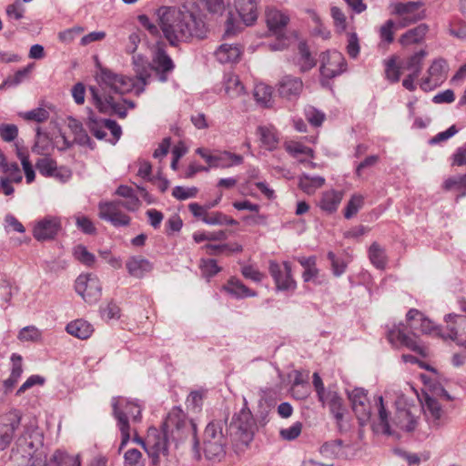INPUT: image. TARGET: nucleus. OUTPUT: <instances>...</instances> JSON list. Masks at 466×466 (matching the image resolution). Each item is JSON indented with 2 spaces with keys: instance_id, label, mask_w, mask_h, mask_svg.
Returning a JSON list of instances; mask_svg holds the SVG:
<instances>
[{
  "instance_id": "nucleus-27",
  "label": "nucleus",
  "mask_w": 466,
  "mask_h": 466,
  "mask_svg": "<svg viewBox=\"0 0 466 466\" xmlns=\"http://www.w3.org/2000/svg\"><path fill=\"white\" fill-rule=\"evenodd\" d=\"M322 406H327L332 416L339 415L341 411H347L344 400L336 390L329 388L327 393L323 395V398L318 399Z\"/></svg>"
},
{
  "instance_id": "nucleus-19",
  "label": "nucleus",
  "mask_w": 466,
  "mask_h": 466,
  "mask_svg": "<svg viewBox=\"0 0 466 466\" xmlns=\"http://www.w3.org/2000/svg\"><path fill=\"white\" fill-rule=\"evenodd\" d=\"M447 71L446 60L443 58L435 59L427 71L428 76L420 83L421 89L427 91L439 86L446 79Z\"/></svg>"
},
{
  "instance_id": "nucleus-41",
  "label": "nucleus",
  "mask_w": 466,
  "mask_h": 466,
  "mask_svg": "<svg viewBox=\"0 0 466 466\" xmlns=\"http://www.w3.org/2000/svg\"><path fill=\"white\" fill-rule=\"evenodd\" d=\"M224 87L227 95L231 97H238L244 94L245 88L237 75L228 73L224 76Z\"/></svg>"
},
{
  "instance_id": "nucleus-22",
  "label": "nucleus",
  "mask_w": 466,
  "mask_h": 466,
  "mask_svg": "<svg viewBox=\"0 0 466 466\" xmlns=\"http://www.w3.org/2000/svg\"><path fill=\"white\" fill-rule=\"evenodd\" d=\"M279 95L288 100L297 99L302 89L303 82L299 77L293 76H284L278 84Z\"/></svg>"
},
{
  "instance_id": "nucleus-61",
  "label": "nucleus",
  "mask_w": 466,
  "mask_h": 466,
  "mask_svg": "<svg viewBox=\"0 0 466 466\" xmlns=\"http://www.w3.org/2000/svg\"><path fill=\"white\" fill-rule=\"evenodd\" d=\"M302 431V423L297 421L293 423L290 427L286 429H281L279 431V435L283 440L286 441H293L297 439Z\"/></svg>"
},
{
  "instance_id": "nucleus-2",
  "label": "nucleus",
  "mask_w": 466,
  "mask_h": 466,
  "mask_svg": "<svg viewBox=\"0 0 466 466\" xmlns=\"http://www.w3.org/2000/svg\"><path fill=\"white\" fill-rule=\"evenodd\" d=\"M99 88H89L96 108L104 114L116 115L120 118L127 116V108L115 99L112 94L124 95L136 86L135 79L116 74L108 68H100L97 75Z\"/></svg>"
},
{
  "instance_id": "nucleus-4",
  "label": "nucleus",
  "mask_w": 466,
  "mask_h": 466,
  "mask_svg": "<svg viewBox=\"0 0 466 466\" xmlns=\"http://www.w3.org/2000/svg\"><path fill=\"white\" fill-rule=\"evenodd\" d=\"M113 416L121 433L119 451L127 444L131 435V423L141 421L142 408L137 402L128 400L122 397L112 399Z\"/></svg>"
},
{
  "instance_id": "nucleus-32",
  "label": "nucleus",
  "mask_w": 466,
  "mask_h": 466,
  "mask_svg": "<svg viewBox=\"0 0 466 466\" xmlns=\"http://www.w3.org/2000/svg\"><path fill=\"white\" fill-rule=\"evenodd\" d=\"M223 289L238 299L257 296L256 291L248 289L236 278L229 279L227 284L223 286Z\"/></svg>"
},
{
  "instance_id": "nucleus-24",
  "label": "nucleus",
  "mask_w": 466,
  "mask_h": 466,
  "mask_svg": "<svg viewBox=\"0 0 466 466\" xmlns=\"http://www.w3.org/2000/svg\"><path fill=\"white\" fill-rule=\"evenodd\" d=\"M132 63L137 78L143 86L141 88L137 89V93L139 94L144 91V86L148 84V80L151 77V72L153 71L152 62L149 63L147 57L142 55H134Z\"/></svg>"
},
{
  "instance_id": "nucleus-59",
  "label": "nucleus",
  "mask_w": 466,
  "mask_h": 466,
  "mask_svg": "<svg viewBox=\"0 0 466 466\" xmlns=\"http://www.w3.org/2000/svg\"><path fill=\"white\" fill-rule=\"evenodd\" d=\"M305 116L315 127L321 126L325 119V114L313 106H307L305 108Z\"/></svg>"
},
{
  "instance_id": "nucleus-54",
  "label": "nucleus",
  "mask_w": 466,
  "mask_h": 466,
  "mask_svg": "<svg viewBox=\"0 0 466 466\" xmlns=\"http://www.w3.org/2000/svg\"><path fill=\"white\" fill-rule=\"evenodd\" d=\"M125 466H145L142 453L137 449H129L124 454Z\"/></svg>"
},
{
  "instance_id": "nucleus-50",
  "label": "nucleus",
  "mask_w": 466,
  "mask_h": 466,
  "mask_svg": "<svg viewBox=\"0 0 466 466\" xmlns=\"http://www.w3.org/2000/svg\"><path fill=\"white\" fill-rule=\"evenodd\" d=\"M56 162L48 157H41L35 163L36 169L44 177H52L54 172H56Z\"/></svg>"
},
{
  "instance_id": "nucleus-58",
  "label": "nucleus",
  "mask_w": 466,
  "mask_h": 466,
  "mask_svg": "<svg viewBox=\"0 0 466 466\" xmlns=\"http://www.w3.org/2000/svg\"><path fill=\"white\" fill-rule=\"evenodd\" d=\"M198 192V189L196 187H184L181 186H176L172 190V196L178 200H186L195 198Z\"/></svg>"
},
{
  "instance_id": "nucleus-42",
  "label": "nucleus",
  "mask_w": 466,
  "mask_h": 466,
  "mask_svg": "<svg viewBox=\"0 0 466 466\" xmlns=\"http://www.w3.org/2000/svg\"><path fill=\"white\" fill-rule=\"evenodd\" d=\"M369 258L373 266L384 269L387 265L385 249L377 242H373L369 248Z\"/></svg>"
},
{
  "instance_id": "nucleus-20",
  "label": "nucleus",
  "mask_w": 466,
  "mask_h": 466,
  "mask_svg": "<svg viewBox=\"0 0 466 466\" xmlns=\"http://www.w3.org/2000/svg\"><path fill=\"white\" fill-rule=\"evenodd\" d=\"M388 339L393 347H405L414 352L423 353V349L419 345L416 337L408 335L403 324H399L389 330Z\"/></svg>"
},
{
  "instance_id": "nucleus-49",
  "label": "nucleus",
  "mask_w": 466,
  "mask_h": 466,
  "mask_svg": "<svg viewBox=\"0 0 466 466\" xmlns=\"http://www.w3.org/2000/svg\"><path fill=\"white\" fill-rule=\"evenodd\" d=\"M364 204V198L361 195L354 194L344 210V217L347 219L351 218L355 216L359 210L362 208Z\"/></svg>"
},
{
  "instance_id": "nucleus-51",
  "label": "nucleus",
  "mask_w": 466,
  "mask_h": 466,
  "mask_svg": "<svg viewBox=\"0 0 466 466\" xmlns=\"http://www.w3.org/2000/svg\"><path fill=\"white\" fill-rule=\"evenodd\" d=\"M448 32L451 35L459 38H466V23L460 18H453L449 22Z\"/></svg>"
},
{
  "instance_id": "nucleus-8",
  "label": "nucleus",
  "mask_w": 466,
  "mask_h": 466,
  "mask_svg": "<svg viewBox=\"0 0 466 466\" xmlns=\"http://www.w3.org/2000/svg\"><path fill=\"white\" fill-rule=\"evenodd\" d=\"M156 15L163 35L170 46H177L178 43L186 41L185 36H181L179 33L183 29L180 23L184 17L183 5L179 8L161 6L156 10Z\"/></svg>"
},
{
  "instance_id": "nucleus-15",
  "label": "nucleus",
  "mask_w": 466,
  "mask_h": 466,
  "mask_svg": "<svg viewBox=\"0 0 466 466\" xmlns=\"http://www.w3.org/2000/svg\"><path fill=\"white\" fill-rule=\"evenodd\" d=\"M268 271L273 278L278 290H294L297 283L292 278L291 265L289 262H283V266L275 260H270Z\"/></svg>"
},
{
  "instance_id": "nucleus-12",
  "label": "nucleus",
  "mask_w": 466,
  "mask_h": 466,
  "mask_svg": "<svg viewBox=\"0 0 466 466\" xmlns=\"http://www.w3.org/2000/svg\"><path fill=\"white\" fill-rule=\"evenodd\" d=\"M152 68L161 83L167 82L169 75L175 69V64L167 55L166 44L163 41H157L153 48Z\"/></svg>"
},
{
  "instance_id": "nucleus-62",
  "label": "nucleus",
  "mask_w": 466,
  "mask_h": 466,
  "mask_svg": "<svg viewBox=\"0 0 466 466\" xmlns=\"http://www.w3.org/2000/svg\"><path fill=\"white\" fill-rule=\"evenodd\" d=\"M200 268L203 276L208 279L215 276L220 271V268L218 266L217 261L211 258L202 259L200 262Z\"/></svg>"
},
{
  "instance_id": "nucleus-56",
  "label": "nucleus",
  "mask_w": 466,
  "mask_h": 466,
  "mask_svg": "<svg viewBox=\"0 0 466 466\" xmlns=\"http://www.w3.org/2000/svg\"><path fill=\"white\" fill-rule=\"evenodd\" d=\"M394 28H398L397 22L395 23L391 19L386 21L380 28V39L387 44L392 43L394 39Z\"/></svg>"
},
{
  "instance_id": "nucleus-33",
  "label": "nucleus",
  "mask_w": 466,
  "mask_h": 466,
  "mask_svg": "<svg viewBox=\"0 0 466 466\" xmlns=\"http://www.w3.org/2000/svg\"><path fill=\"white\" fill-rule=\"evenodd\" d=\"M420 409L425 410V414L428 417L429 422L433 427L437 428L440 426L439 420L441 419L443 411L441 404L435 398L427 395L425 402Z\"/></svg>"
},
{
  "instance_id": "nucleus-13",
  "label": "nucleus",
  "mask_w": 466,
  "mask_h": 466,
  "mask_svg": "<svg viewBox=\"0 0 466 466\" xmlns=\"http://www.w3.org/2000/svg\"><path fill=\"white\" fill-rule=\"evenodd\" d=\"M351 409L355 413L360 427H364L370 420L371 410L368 400V392L363 388H354L347 391Z\"/></svg>"
},
{
  "instance_id": "nucleus-39",
  "label": "nucleus",
  "mask_w": 466,
  "mask_h": 466,
  "mask_svg": "<svg viewBox=\"0 0 466 466\" xmlns=\"http://www.w3.org/2000/svg\"><path fill=\"white\" fill-rule=\"evenodd\" d=\"M429 26L426 24H420L416 27L408 30L400 37V43L402 46H410L420 43L425 37Z\"/></svg>"
},
{
  "instance_id": "nucleus-53",
  "label": "nucleus",
  "mask_w": 466,
  "mask_h": 466,
  "mask_svg": "<svg viewBox=\"0 0 466 466\" xmlns=\"http://www.w3.org/2000/svg\"><path fill=\"white\" fill-rule=\"evenodd\" d=\"M74 255L76 258L82 264L91 267L96 261L94 254L90 253L85 246L78 245L74 249Z\"/></svg>"
},
{
  "instance_id": "nucleus-60",
  "label": "nucleus",
  "mask_w": 466,
  "mask_h": 466,
  "mask_svg": "<svg viewBox=\"0 0 466 466\" xmlns=\"http://www.w3.org/2000/svg\"><path fill=\"white\" fill-rule=\"evenodd\" d=\"M40 338L41 332L35 326L25 327L18 334V339L22 341H36L40 339Z\"/></svg>"
},
{
  "instance_id": "nucleus-9",
  "label": "nucleus",
  "mask_w": 466,
  "mask_h": 466,
  "mask_svg": "<svg viewBox=\"0 0 466 466\" xmlns=\"http://www.w3.org/2000/svg\"><path fill=\"white\" fill-rule=\"evenodd\" d=\"M184 17L182 18L183 29L179 30L180 35L185 36L186 41L196 37L203 39L207 36V26L199 15V11L195 3L183 5Z\"/></svg>"
},
{
  "instance_id": "nucleus-47",
  "label": "nucleus",
  "mask_w": 466,
  "mask_h": 466,
  "mask_svg": "<svg viewBox=\"0 0 466 466\" xmlns=\"http://www.w3.org/2000/svg\"><path fill=\"white\" fill-rule=\"evenodd\" d=\"M25 7L22 5V1L15 0L14 3L7 5L5 7V15L9 22L19 21L25 17Z\"/></svg>"
},
{
  "instance_id": "nucleus-23",
  "label": "nucleus",
  "mask_w": 466,
  "mask_h": 466,
  "mask_svg": "<svg viewBox=\"0 0 466 466\" xmlns=\"http://www.w3.org/2000/svg\"><path fill=\"white\" fill-rule=\"evenodd\" d=\"M259 0H235L238 14L246 25H252L258 19Z\"/></svg>"
},
{
  "instance_id": "nucleus-28",
  "label": "nucleus",
  "mask_w": 466,
  "mask_h": 466,
  "mask_svg": "<svg viewBox=\"0 0 466 466\" xmlns=\"http://www.w3.org/2000/svg\"><path fill=\"white\" fill-rule=\"evenodd\" d=\"M116 194L126 198V200L116 201L117 206L123 207L129 211H136L139 208L141 202L132 187L120 185L116 190Z\"/></svg>"
},
{
  "instance_id": "nucleus-6",
  "label": "nucleus",
  "mask_w": 466,
  "mask_h": 466,
  "mask_svg": "<svg viewBox=\"0 0 466 466\" xmlns=\"http://www.w3.org/2000/svg\"><path fill=\"white\" fill-rule=\"evenodd\" d=\"M226 420H213L206 427L203 450L208 460H221L226 454L229 435L224 428Z\"/></svg>"
},
{
  "instance_id": "nucleus-45",
  "label": "nucleus",
  "mask_w": 466,
  "mask_h": 466,
  "mask_svg": "<svg viewBox=\"0 0 466 466\" xmlns=\"http://www.w3.org/2000/svg\"><path fill=\"white\" fill-rule=\"evenodd\" d=\"M254 97L256 101L264 107L272 106V89L266 84L260 83L254 87Z\"/></svg>"
},
{
  "instance_id": "nucleus-52",
  "label": "nucleus",
  "mask_w": 466,
  "mask_h": 466,
  "mask_svg": "<svg viewBox=\"0 0 466 466\" xmlns=\"http://www.w3.org/2000/svg\"><path fill=\"white\" fill-rule=\"evenodd\" d=\"M17 157L21 161V164H22V167H23V169L25 172L26 183L27 184L32 183L35 180V173L33 166L29 160L28 155L25 154V152H22L21 150H18Z\"/></svg>"
},
{
  "instance_id": "nucleus-36",
  "label": "nucleus",
  "mask_w": 466,
  "mask_h": 466,
  "mask_svg": "<svg viewBox=\"0 0 466 466\" xmlns=\"http://www.w3.org/2000/svg\"><path fill=\"white\" fill-rule=\"evenodd\" d=\"M66 330L76 338L86 339L93 333V327L86 320L80 319L68 323L66 327Z\"/></svg>"
},
{
  "instance_id": "nucleus-38",
  "label": "nucleus",
  "mask_w": 466,
  "mask_h": 466,
  "mask_svg": "<svg viewBox=\"0 0 466 466\" xmlns=\"http://www.w3.org/2000/svg\"><path fill=\"white\" fill-rule=\"evenodd\" d=\"M324 184L325 178L320 176H309L304 173L299 177V187L308 195L314 194Z\"/></svg>"
},
{
  "instance_id": "nucleus-11",
  "label": "nucleus",
  "mask_w": 466,
  "mask_h": 466,
  "mask_svg": "<svg viewBox=\"0 0 466 466\" xmlns=\"http://www.w3.org/2000/svg\"><path fill=\"white\" fill-rule=\"evenodd\" d=\"M22 418L23 413L17 409H11L0 416V451L6 450L15 440Z\"/></svg>"
},
{
  "instance_id": "nucleus-40",
  "label": "nucleus",
  "mask_w": 466,
  "mask_h": 466,
  "mask_svg": "<svg viewBox=\"0 0 466 466\" xmlns=\"http://www.w3.org/2000/svg\"><path fill=\"white\" fill-rule=\"evenodd\" d=\"M243 157L228 151L215 155L212 167L228 168L242 164Z\"/></svg>"
},
{
  "instance_id": "nucleus-5",
  "label": "nucleus",
  "mask_w": 466,
  "mask_h": 466,
  "mask_svg": "<svg viewBox=\"0 0 466 466\" xmlns=\"http://www.w3.org/2000/svg\"><path fill=\"white\" fill-rule=\"evenodd\" d=\"M44 444V433L39 429L36 421L31 420L23 425V430L15 440L11 450L12 457L30 461L33 456Z\"/></svg>"
},
{
  "instance_id": "nucleus-44",
  "label": "nucleus",
  "mask_w": 466,
  "mask_h": 466,
  "mask_svg": "<svg viewBox=\"0 0 466 466\" xmlns=\"http://www.w3.org/2000/svg\"><path fill=\"white\" fill-rule=\"evenodd\" d=\"M0 172L5 174L2 177L13 183H20L23 179L18 164L15 162H7L6 158L0 166Z\"/></svg>"
},
{
  "instance_id": "nucleus-55",
  "label": "nucleus",
  "mask_w": 466,
  "mask_h": 466,
  "mask_svg": "<svg viewBox=\"0 0 466 466\" xmlns=\"http://www.w3.org/2000/svg\"><path fill=\"white\" fill-rule=\"evenodd\" d=\"M330 15L333 19L336 30L339 33L344 32L347 28V18L342 10L337 6H332L330 8Z\"/></svg>"
},
{
  "instance_id": "nucleus-29",
  "label": "nucleus",
  "mask_w": 466,
  "mask_h": 466,
  "mask_svg": "<svg viewBox=\"0 0 466 466\" xmlns=\"http://www.w3.org/2000/svg\"><path fill=\"white\" fill-rule=\"evenodd\" d=\"M294 64L299 66L300 72H307L316 66L317 61L305 42H299Z\"/></svg>"
},
{
  "instance_id": "nucleus-10",
  "label": "nucleus",
  "mask_w": 466,
  "mask_h": 466,
  "mask_svg": "<svg viewBox=\"0 0 466 466\" xmlns=\"http://www.w3.org/2000/svg\"><path fill=\"white\" fill-rule=\"evenodd\" d=\"M424 3L421 1H410L406 3H394L390 5L391 14L398 16L397 27H407L425 17L421 9Z\"/></svg>"
},
{
  "instance_id": "nucleus-43",
  "label": "nucleus",
  "mask_w": 466,
  "mask_h": 466,
  "mask_svg": "<svg viewBox=\"0 0 466 466\" xmlns=\"http://www.w3.org/2000/svg\"><path fill=\"white\" fill-rule=\"evenodd\" d=\"M426 56L427 52L425 50L416 52L406 60L403 68L408 70L412 76H419Z\"/></svg>"
},
{
  "instance_id": "nucleus-46",
  "label": "nucleus",
  "mask_w": 466,
  "mask_h": 466,
  "mask_svg": "<svg viewBox=\"0 0 466 466\" xmlns=\"http://www.w3.org/2000/svg\"><path fill=\"white\" fill-rule=\"evenodd\" d=\"M87 127L90 132L97 138V139H105L106 137V127H105L104 119L96 118L94 114H90L86 122Z\"/></svg>"
},
{
  "instance_id": "nucleus-37",
  "label": "nucleus",
  "mask_w": 466,
  "mask_h": 466,
  "mask_svg": "<svg viewBox=\"0 0 466 466\" xmlns=\"http://www.w3.org/2000/svg\"><path fill=\"white\" fill-rule=\"evenodd\" d=\"M34 65L30 64L25 67L17 70L14 75L8 76L0 85V90L14 88L29 78Z\"/></svg>"
},
{
  "instance_id": "nucleus-57",
  "label": "nucleus",
  "mask_w": 466,
  "mask_h": 466,
  "mask_svg": "<svg viewBox=\"0 0 466 466\" xmlns=\"http://www.w3.org/2000/svg\"><path fill=\"white\" fill-rule=\"evenodd\" d=\"M342 447L343 441L340 439H337L325 442L320 447V452L325 455L330 454L333 455L334 457H338L340 455V451Z\"/></svg>"
},
{
  "instance_id": "nucleus-31",
  "label": "nucleus",
  "mask_w": 466,
  "mask_h": 466,
  "mask_svg": "<svg viewBox=\"0 0 466 466\" xmlns=\"http://www.w3.org/2000/svg\"><path fill=\"white\" fill-rule=\"evenodd\" d=\"M128 273L135 278L141 279L152 269L150 261L141 256L131 257L126 263Z\"/></svg>"
},
{
  "instance_id": "nucleus-3",
  "label": "nucleus",
  "mask_w": 466,
  "mask_h": 466,
  "mask_svg": "<svg viewBox=\"0 0 466 466\" xmlns=\"http://www.w3.org/2000/svg\"><path fill=\"white\" fill-rule=\"evenodd\" d=\"M420 413V407L415 405L398 406L394 416L390 418L383 403V398L379 396L378 420L372 424V429L376 433L386 435H395L398 431L412 432L419 425Z\"/></svg>"
},
{
  "instance_id": "nucleus-26",
  "label": "nucleus",
  "mask_w": 466,
  "mask_h": 466,
  "mask_svg": "<svg viewBox=\"0 0 466 466\" xmlns=\"http://www.w3.org/2000/svg\"><path fill=\"white\" fill-rule=\"evenodd\" d=\"M407 321L409 322L410 328L414 331H420L421 333H430L433 329L432 322L424 317V315L416 309H411L408 311Z\"/></svg>"
},
{
  "instance_id": "nucleus-7",
  "label": "nucleus",
  "mask_w": 466,
  "mask_h": 466,
  "mask_svg": "<svg viewBox=\"0 0 466 466\" xmlns=\"http://www.w3.org/2000/svg\"><path fill=\"white\" fill-rule=\"evenodd\" d=\"M255 427L256 424L246 400L242 409L233 415L229 425L226 423L224 426L232 443L237 447H246L253 440Z\"/></svg>"
},
{
  "instance_id": "nucleus-1",
  "label": "nucleus",
  "mask_w": 466,
  "mask_h": 466,
  "mask_svg": "<svg viewBox=\"0 0 466 466\" xmlns=\"http://www.w3.org/2000/svg\"><path fill=\"white\" fill-rule=\"evenodd\" d=\"M194 434V447L198 446L196 439V425L187 420L184 411L178 408H173L167 414L162 425V431L151 427L147 431L145 442V451L151 459L154 465L158 464L161 456H167L168 453V439L174 441L181 440L185 433Z\"/></svg>"
},
{
  "instance_id": "nucleus-25",
  "label": "nucleus",
  "mask_w": 466,
  "mask_h": 466,
  "mask_svg": "<svg viewBox=\"0 0 466 466\" xmlns=\"http://www.w3.org/2000/svg\"><path fill=\"white\" fill-rule=\"evenodd\" d=\"M265 16L269 31L275 35H281L282 31L289 22L288 15L274 7H268L265 11Z\"/></svg>"
},
{
  "instance_id": "nucleus-34",
  "label": "nucleus",
  "mask_w": 466,
  "mask_h": 466,
  "mask_svg": "<svg viewBox=\"0 0 466 466\" xmlns=\"http://www.w3.org/2000/svg\"><path fill=\"white\" fill-rule=\"evenodd\" d=\"M343 198L341 191L328 190L322 193L319 206L321 210L331 214L335 212Z\"/></svg>"
},
{
  "instance_id": "nucleus-63",
  "label": "nucleus",
  "mask_w": 466,
  "mask_h": 466,
  "mask_svg": "<svg viewBox=\"0 0 466 466\" xmlns=\"http://www.w3.org/2000/svg\"><path fill=\"white\" fill-rule=\"evenodd\" d=\"M76 225L85 234L92 235L96 231L93 222L86 216H76Z\"/></svg>"
},
{
  "instance_id": "nucleus-30",
  "label": "nucleus",
  "mask_w": 466,
  "mask_h": 466,
  "mask_svg": "<svg viewBox=\"0 0 466 466\" xmlns=\"http://www.w3.org/2000/svg\"><path fill=\"white\" fill-rule=\"evenodd\" d=\"M241 53V48L238 45L222 44L215 51V56L221 64L236 63Z\"/></svg>"
},
{
  "instance_id": "nucleus-48",
  "label": "nucleus",
  "mask_w": 466,
  "mask_h": 466,
  "mask_svg": "<svg viewBox=\"0 0 466 466\" xmlns=\"http://www.w3.org/2000/svg\"><path fill=\"white\" fill-rule=\"evenodd\" d=\"M221 199V195H219L217 199L214 200V203H207L204 206H201L198 203H190L188 205V209L192 213V215L200 218L203 221L204 217H208V210L216 207Z\"/></svg>"
},
{
  "instance_id": "nucleus-18",
  "label": "nucleus",
  "mask_w": 466,
  "mask_h": 466,
  "mask_svg": "<svg viewBox=\"0 0 466 466\" xmlns=\"http://www.w3.org/2000/svg\"><path fill=\"white\" fill-rule=\"evenodd\" d=\"M447 331L441 334L443 339L456 341L459 345L466 344V317L457 314L445 316Z\"/></svg>"
},
{
  "instance_id": "nucleus-16",
  "label": "nucleus",
  "mask_w": 466,
  "mask_h": 466,
  "mask_svg": "<svg viewBox=\"0 0 466 466\" xmlns=\"http://www.w3.org/2000/svg\"><path fill=\"white\" fill-rule=\"evenodd\" d=\"M62 230L60 217L46 216L37 220L33 228V236L38 241L52 240Z\"/></svg>"
},
{
  "instance_id": "nucleus-21",
  "label": "nucleus",
  "mask_w": 466,
  "mask_h": 466,
  "mask_svg": "<svg viewBox=\"0 0 466 466\" xmlns=\"http://www.w3.org/2000/svg\"><path fill=\"white\" fill-rule=\"evenodd\" d=\"M99 218L109 221L115 227H126L130 223V218L119 210L116 202L100 203Z\"/></svg>"
},
{
  "instance_id": "nucleus-64",
  "label": "nucleus",
  "mask_w": 466,
  "mask_h": 466,
  "mask_svg": "<svg viewBox=\"0 0 466 466\" xmlns=\"http://www.w3.org/2000/svg\"><path fill=\"white\" fill-rule=\"evenodd\" d=\"M18 135V128L14 124L0 125V137L5 142L14 141Z\"/></svg>"
},
{
  "instance_id": "nucleus-14",
  "label": "nucleus",
  "mask_w": 466,
  "mask_h": 466,
  "mask_svg": "<svg viewBox=\"0 0 466 466\" xmlns=\"http://www.w3.org/2000/svg\"><path fill=\"white\" fill-rule=\"evenodd\" d=\"M75 289L86 302L93 303L99 299L102 287L98 278L92 274H85L77 277Z\"/></svg>"
},
{
  "instance_id": "nucleus-17",
  "label": "nucleus",
  "mask_w": 466,
  "mask_h": 466,
  "mask_svg": "<svg viewBox=\"0 0 466 466\" xmlns=\"http://www.w3.org/2000/svg\"><path fill=\"white\" fill-rule=\"evenodd\" d=\"M343 55L338 51H329L321 56L320 74L325 78H333L346 70Z\"/></svg>"
},
{
  "instance_id": "nucleus-35",
  "label": "nucleus",
  "mask_w": 466,
  "mask_h": 466,
  "mask_svg": "<svg viewBox=\"0 0 466 466\" xmlns=\"http://www.w3.org/2000/svg\"><path fill=\"white\" fill-rule=\"evenodd\" d=\"M263 147L268 150H274L279 145L277 131L272 126H259L257 129Z\"/></svg>"
}]
</instances>
